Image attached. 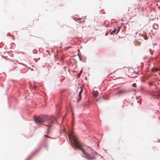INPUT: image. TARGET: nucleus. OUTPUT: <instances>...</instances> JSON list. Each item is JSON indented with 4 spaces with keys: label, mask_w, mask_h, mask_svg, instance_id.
Listing matches in <instances>:
<instances>
[{
    "label": "nucleus",
    "mask_w": 160,
    "mask_h": 160,
    "mask_svg": "<svg viewBox=\"0 0 160 160\" xmlns=\"http://www.w3.org/2000/svg\"><path fill=\"white\" fill-rule=\"evenodd\" d=\"M132 86L133 87H136V85L135 83H133L132 85Z\"/></svg>",
    "instance_id": "nucleus-10"
},
{
    "label": "nucleus",
    "mask_w": 160,
    "mask_h": 160,
    "mask_svg": "<svg viewBox=\"0 0 160 160\" xmlns=\"http://www.w3.org/2000/svg\"><path fill=\"white\" fill-rule=\"evenodd\" d=\"M79 90V97L78 98V101H79L81 99V93H82V91H83V89H82V87H80V88H78V91Z\"/></svg>",
    "instance_id": "nucleus-5"
},
{
    "label": "nucleus",
    "mask_w": 160,
    "mask_h": 160,
    "mask_svg": "<svg viewBox=\"0 0 160 160\" xmlns=\"http://www.w3.org/2000/svg\"><path fill=\"white\" fill-rule=\"evenodd\" d=\"M120 28H119V29H118V31H117V32L116 33H116V34H117L118 33V32H119V30H120Z\"/></svg>",
    "instance_id": "nucleus-11"
},
{
    "label": "nucleus",
    "mask_w": 160,
    "mask_h": 160,
    "mask_svg": "<svg viewBox=\"0 0 160 160\" xmlns=\"http://www.w3.org/2000/svg\"><path fill=\"white\" fill-rule=\"evenodd\" d=\"M79 58H80V60H82V59H81V57H79Z\"/></svg>",
    "instance_id": "nucleus-14"
},
{
    "label": "nucleus",
    "mask_w": 160,
    "mask_h": 160,
    "mask_svg": "<svg viewBox=\"0 0 160 160\" xmlns=\"http://www.w3.org/2000/svg\"><path fill=\"white\" fill-rule=\"evenodd\" d=\"M126 92V91L124 89H122L118 91L117 92V93L118 94H123Z\"/></svg>",
    "instance_id": "nucleus-6"
},
{
    "label": "nucleus",
    "mask_w": 160,
    "mask_h": 160,
    "mask_svg": "<svg viewBox=\"0 0 160 160\" xmlns=\"http://www.w3.org/2000/svg\"><path fill=\"white\" fill-rule=\"evenodd\" d=\"M68 138L69 142L72 147L74 148L75 147L81 150L83 157L89 160H92L95 158V156L97 155L96 152H94L90 154L85 152L84 150L82 148V147L81 142L76 136L72 130L70 132Z\"/></svg>",
    "instance_id": "nucleus-1"
},
{
    "label": "nucleus",
    "mask_w": 160,
    "mask_h": 160,
    "mask_svg": "<svg viewBox=\"0 0 160 160\" xmlns=\"http://www.w3.org/2000/svg\"><path fill=\"white\" fill-rule=\"evenodd\" d=\"M100 99H102V98H100Z\"/></svg>",
    "instance_id": "nucleus-15"
},
{
    "label": "nucleus",
    "mask_w": 160,
    "mask_h": 160,
    "mask_svg": "<svg viewBox=\"0 0 160 160\" xmlns=\"http://www.w3.org/2000/svg\"><path fill=\"white\" fill-rule=\"evenodd\" d=\"M93 93L94 96L97 97L98 95V92L93 90Z\"/></svg>",
    "instance_id": "nucleus-7"
},
{
    "label": "nucleus",
    "mask_w": 160,
    "mask_h": 160,
    "mask_svg": "<svg viewBox=\"0 0 160 160\" xmlns=\"http://www.w3.org/2000/svg\"><path fill=\"white\" fill-rule=\"evenodd\" d=\"M138 72V71H135L132 68H129L128 70V76L131 78L136 77V75Z\"/></svg>",
    "instance_id": "nucleus-2"
},
{
    "label": "nucleus",
    "mask_w": 160,
    "mask_h": 160,
    "mask_svg": "<svg viewBox=\"0 0 160 160\" xmlns=\"http://www.w3.org/2000/svg\"><path fill=\"white\" fill-rule=\"evenodd\" d=\"M44 136L45 137H48V138H51L49 136H48L47 135H44Z\"/></svg>",
    "instance_id": "nucleus-9"
},
{
    "label": "nucleus",
    "mask_w": 160,
    "mask_h": 160,
    "mask_svg": "<svg viewBox=\"0 0 160 160\" xmlns=\"http://www.w3.org/2000/svg\"><path fill=\"white\" fill-rule=\"evenodd\" d=\"M53 123V121L52 120L51 121L48 123V125L47 126L48 127L47 129V133L48 134L50 132V129L51 128L52 125L51 124Z\"/></svg>",
    "instance_id": "nucleus-4"
},
{
    "label": "nucleus",
    "mask_w": 160,
    "mask_h": 160,
    "mask_svg": "<svg viewBox=\"0 0 160 160\" xmlns=\"http://www.w3.org/2000/svg\"><path fill=\"white\" fill-rule=\"evenodd\" d=\"M116 29H114V30H113L111 32V34H114V33H115V32H116Z\"/></svg>",
    "instance_id": "nucleus-8"
},
{
    "label": "nucleus",
    "mask_w": 160,
    "mask_h": 160,
    "mask_svg": "<svg viewBox=\"0 0 160 160\" xmlns=\"http://www.w3.org/2000/svg\"><path fill=\"white\" fill-rule=\"evenodd\" d=\"M136 35L137 34V32H136Z\"/></svg>",
    "instance_id": "nucleus-16"
},
{
    "label": "nucleus",
    "mask_w": 160,
    "mask_h": 160,
    "mask_svg": "<svg viewBox=\"0 0 160 160\" xmlns=\"http://www.w3.org/2000/svg\"><path fill=\"white\" fill-rule=\"evenodd\" d=\"M34 120L36 122V123L39 124H42L45 120H46V117H35L34 118Z\"/></svg>",
    "instance_id": "nucleus-3"
},
{
    "label": "nucleus",
    "mask_w": 160,
    "mask_h": 160,
    "mask_svg": "<svg viewBox=\"0 0 160 160\" xmlns=\"http://www.w3.org/2000/svg\"><path fill=\"white\" fill-rule=\"evenodd\" d=\"M158 96L159 97H160V91L159 92H158Z\"/></svg>",
    "instance_id": "nucleus-13"
},
{
    "label": "nucleus",
    "mask_w": 160,
    "mask_h": 160,
    "mask_svg": "<svg viewBox=\"0 0 160 160\" xmlns=\"http://www.w3.org/2000/svg\"><path fill=\"white\" fill-rule=\"evenodd\" d=\"M135 37H136V38H137L138 39V38H139V37H138V36H137H137H135Z\"/></svg>",
    "instance_id": "nucleus-12"
}]
</instances>
